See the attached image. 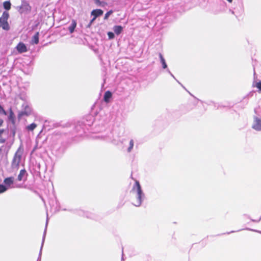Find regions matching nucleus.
<instances>
[{"instance_id": "5", "label": "nucleus", "mask_w": 261, "mask_h": 261, "mask_svg": "<svg viewBox=\"0 0 261 261\" xmlns=\"http://www.w3.org/2000/svg\"><path fill=\"white\" fill-rule=\"evenodd\" d=\"M31 11V7L27 3H22L19 8V11L21 13L29 12Z\"/></svg>"}, {"instance_id": "8", "label": "nucleus", "mask_w": 261, "mask_h": 261, "mask_svg": "<svg viewBox=\"0 0 261 261\" xmlns=\"http://www.w3.org/2000/svg\"><path fill=\"white\" fill-rule=\"evenodd\" d=\"M103 11L101 9H95L91 12V15H93L95 18H97L103 14Z\"/></svg>"}, {"instance_id": "2", "label": "nucleus", "mask_w": 261, "mask_h": 261, "mask_svg": "<svg viewBox=\"0 0 261 261\" xmlns=\"http://www.w3.org/2000/svg\"><path fill=\"white\" fill-rule=\"evenodd\" d=\"M9 17V14L7 11L4 12L2 16L0 17V28H2L6 31H8L10 29V27L8 21Z\"/></svg>"}, {"instance_id": "21", "label": "nucleus", "mask_w": 261, "mask_h": 261, "mask_svg": "<svg viewBox=\"0 0 261 261\" xmlns=\"http://www.w3.org/2000/svg\"><path fill=\"white\" fill-rule=\"evenodd\" d=\"M253 86L256 87L258 89V91L261 92V82L255 83Z\"/></svg>"}, {"instance_id": "10", "label": "nucleus", "mask_w": 261, "mask_h": 261, "mask_svg": "<svg viewBox=\"0 0 261 261\" xmlns=\"http://www.w3.org/2000/svg\"><path fill=\"white\" fill-rule=\"evenodd\" d=\"M112 94L110 91H106L104 95V101L107 103L109 102L110 101V99L112 97Z\"/></svg>"}, {"instance_id": "30", "label": "nucleus", "mask_w": 261, "mask_h": 261, "mask_svg": "<svg viewBox=\"0 0 261 261\" xmlns=\"http://www.w3.org/2000/svg\"><path fill=\"white\" fill-rule=\"evenodd\" d=\"M228 2H229V3H231L232 0H227Z\"/></svg>"}, {"instance_id": "14", "label": "nucleus", "mask_w": 261, "mask_h": 261, "mask_svg": "<svg viewBox=\"0 0 261 261\" xmlns=\"http://www.w3.org/2000/svg\"><path fill=\"white\" fill-rule=\"evenodd\" d=\"M25 173L26 171L24 169L20 170L19 174H18L17 177V179L18 181H21L23 177L25 175Z\"/></svg>"}, {"instance_id": "26", "label": "nucleus", "mask_w": 261, "mask_h": 261, "mask_svg": "<svg viewBox=\"0 0 261 261\" xmlns=\"http://www.w3.org/2000/svg\"><path fill=\"white\" fill-rule=\"evenodd\" d=\"M94 1L95 3L98 6H100L101 5V3L100 1V0H94Z\"/></svg>"}, {"instance_id": "22", "label": "nucleus", "mask_w": 261, "mask_h": 261, "mask_svg": "<svg viewBox=\"0 0 261 261\" xmlns=\"http://www.w3.org/2000/svg\"><path fill=\"white\" fill-rule=\"evenodd\" d=\"M112 13H113L112 10H110V11H108L107 13L105 14L104 19H107L109 18V16Z\"/></svg>"}, {"instance_id": "20", "label": "nucleus", "mask_w": 261, "mask_h": 261, "mask_svg": "<svg viewBox=\"0 0 261 261\" xmlns=\"http://www.w3.org/2000/svg\"><path fill=\"white\" fill-rule=\"evenodd\" d=\"M24 115L28 116L29 115V114L26 111H21L19 113L18 117L19 119H20Z\"/></svg>"}, {"instance_id": "13", "label": "nucleus", "mask_w": 261, "mask_h": 261, "mask_svg": "<svg viewBox=\"0 0 261 261\" xmlns=\"http://www.w3.org/2000/svg\"><path fill=\"white\" fill-rule=\"evenodd\" d=\"M250 218L251 219L252 221L254 222L258 221L261 219V214L257 215L255 216H254L253 214L250 216Z\"/></svg>"}, {"instance_id": "1", "label": "nucleus", "mask_w": 261, "mask_h": 261, "mask_svg": "<svg viewBox=\"0 0 261 261\" xmlns=\"http://www.w3.org/2000/svg\"><path fill=\"white\" fill-rule=\"evenodd\" d=\"M132 192L134 194L135 198L132 200V204L136 206H139L142 202V191L139 182L136 181L135 186L132 189Z\"/></svg>"}, {"instance_id": "4", "label": "nucleus", "mask_w": 261, "mask_h": 261, "mask_svg": "<svg viewBox=\"0 0 261 261\" xmlns=\"http://www.w3.org/2000/svg\"><path fill=\"white\" fill-rule=\"evenodd\" d=\"M252 127L257 131L261 130V119L255 117Z\"/></svg>"}, {"instance_id": "7", "label": "nucleus", "mask_w": 261, "mask_h": 261, "mask_svg": "<svg viewBox=\"0 0 261 261\" xmlns=\"http://www.w3.org/2000/svg\"><path fill=\"white\" fill-rule=\"evenodd\" d=\"M14 178L13 177H9L4 180V183L8 189L11 187V186L14 184Z\"/></svg>"}, {"instance_id": "12", "label": "nucleus", "mask_w": 261, "mask_h": 261, "mask_svg": "<svg viewBox=\"0 0 261 261\" xmlns=\"http://www.w3.org/2000/svg\"><path fill=\"white\" fill-rule=\"evenodd\" d=\"M113 29L115 34L118 35L122 32L123 28L120 25H115Z\"/></svg>"}, {"instance_id": "28", "label": "nucleus", "mask_w": 261, "mask_h": 261, "mask_svg": "<svg viewBox=\"0 0 261 261\" xmlns=\"http://www.w3.org/2000/svg\"><path fill=\"white\" fill-rule=\"evenodd\" d=\"M96 18H95L94 17H93V18H92V19L91 20L90 22V24H89V26H90L92 23L95 20Z\"/></svg>"}, {"instance_id": "16", "label": "nucleus", "mask_w": 261, "mask_h": 261, "mask_svg": "<svg viewBox=\"0 0 261 261\" xmlns=\"http://www.w3.org/2000/svg\"><path fill=\"white\" fill-rule=\"evenodd\" d=\"M11 3L9 1H5L3 3L4 8L7 10H9L11 9Z\"/></svg>"}, {"instance_id": "19", "label": "nucleus", "mask_w": 261, "mask_h": 261, "mask_svg": "<svg viewBox=\"0 0 261 261\" xmlns=\"http://www.w3.org/2000/svg\"><path fill=\"white\" fill-rule=\"evenodd\" d=\"M8 190V188L5 185L0 184V194L6 192Z\"/></svg>"}, {"instance_id": "3", "label": "nucleus", "mask_w": 261, "mask_h": 261, "mask_svg": "<svg viewBox=\"0 0 261 261\" xmlns=\"http://www.w3.org/2000/svg\"><path fill=\"white\" fill-rule=\"evenodd\" d=\"M21 159V154H19L18 152H16L12 162V167L18 169Z\"/></svg>"}, {"instance_id": "17", "label": "nucleus", "mask_w": 261, "mask_h": 261, "mask_svg": "<svg viewBox=\"0 0 261 261\" xmlns=\"http://www.w3.org/2000/svg\"><path fill=\"white\" fill-rule=\"evenodd\" d=\"M159 57L160 58V60H161V63L162 64L163 68L164 69L166 68H167V65L166 64L165 60L164 59V58H163V56H162L161 53L159 54Z\"/></svg>"}, {"instance_id": "25", "label": "nucleus", "mask_w": 261, "mask_h": 261, "mask_svg": "<svg viewBox=\"0 0 261 261\" xmlns=\"http://www.w3.org/2000/svg\"><path fill=\"white\" fill-rule=\"evenodd\" d=\"M0 114H3L5 115H7V112L4 109V108L1 106L0 105Z\"/></svg>"}, {"instance_id": "18", "label": "nucleus", "mask_w": 261, "mask_h": 261, "mask_svg": "<svg viewBox=\"0 0 261 261\" xmlns=\"http://www.w3.org/2000/svg\"><path fill=\"white\" fill-rule=\"evenodd\" d=\"M37 127L36 124L33 123L30 125L27 126V129L28 130L33 131Z\"/></svg>"}, {"instance_id": "27", "label": "nucleus", "mask_w": 261, "mask_h": 261, "mask_svg": "<svg viewBox=\"0 0 261 261\" xmlns=\"http://www.w3.org/2000/svg\"><path fill=\"white\" fill-rule=\"evenodd\" d=\"M3 123H4V120L0 118V127H1L3 125Z\"/></svg>"}, {"instance_id": "9", "label": "nucleus", "mask_w": 261, "mask_h": 261, "mask_svg": "<svg viewBox=\"0 0 261 261\" xmlns=\"http://www.w3.org/2000/svg\"><path fill=\"white\" fill-rule=\"evenodd\" d=\"M8 118H9V120L10 121H11V122H12V123L13 124H15V117L14 113H13L12 109H10V110H9V115L8 116Z\"/></svg>"}, {"instance_id": "23", "label": "nucleus", "mask_w": 261, "mask_h": 261, "mask_svg": "<svg viewBox=\"0 0 261 261\" xmlns=\"http://www.w3.org/2000/svg\"><path fill=\"white\" fill-rule=\"evenodd\" d=\"M108 36L110 39H113L115 37L114 34L113 32H109L108 33Z\"/></svg>"}, {"instance_id": "11", "label": "nucleus", "mask_w": 261, "mask_h": 261, "mask_svg": "<svg viewBox=\"0 0 261 261\" xmlns=\"http://www.w3.org/2000/svg\"><path fill=\"white\" fill-rule=\"evenodd\" d=\"M76 22L75 20L73 19L72 20L71 24L68 28L69 31L70 33H72L74 32V29L76 28Z\"/></svg>"}, {"instance_id": "15", "label": "nucleus", "mask_w": 261, "mask_h": 261, "mask_svg": "<svg viewBox=\"0 0 261 261\" xmlns=\"http://www.w3.org/2000/svg\"><path fill=\"white\" fill-rule=\"evenodd\" d=\"M39 32H37L33 37L32 41L36 44L39 43Z\"/></svg>"}, {"instance_id": "24", "label": "nucleus", "mask_w": 261, "mask_h": 261, "mask_svg": "<svg viewBox=\"0 0 261 261\" xmlns=\"http://www.w3.org/2000/svg\"><path fill=\"white\" fill-rule=\"evenodd\" d=\"M134 146V141L133 140H131L129 142V147L128 149V151H130L131 149L133 148Z\"/></svg>"}, {"instance_id": "29", "label": "nucleus", "mask_w": 261, "mask_h": 261, "mask_svg": "<svg viewBox=\"0 0 261 261\" xmlns=\"http://www.w3.org/2000/svg\"><path fill=\"white\" fill-rule=\"evenodd\" d=\"M4 129H0V137L4 133Z\"/></svg>"}, {"instance_id": "6", "label": "nucleus", "mask_w": 261, "mask_h": 261, "mask_svg": "<svg viewBox=\"0 0 261 261\" xmlns=\"http://www.w3.org/2000/svg\"><path fill=\"white\" fill-rule=\"evenodd\" d=\"M16 49L19 53H23L27 51L26 45L23 42H19L16 46Z\"/></svg>"}]
</instances>
